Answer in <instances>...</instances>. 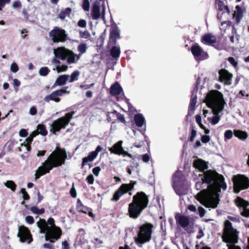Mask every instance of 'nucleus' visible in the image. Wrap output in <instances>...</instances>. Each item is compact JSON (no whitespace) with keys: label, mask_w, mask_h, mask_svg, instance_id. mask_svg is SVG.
Masks as SVG:
<instances>
[{"label":"nucleus","mask_w":249,"mask_h":249,"mask_svg":"<svg viewBox=\"0 0 249 249\" xmlns=\"http://www.w3.org/2000/svg\"><path fill=\"white\" fill-rule=\"evenodd\" d=\"M67 159V154L65 148L56 146L55 150L48 157L47 160L39 166L35 173V179L36 180L41 176L50 173L53 168L61 166L64 164Z\"/></svg>","instance_id":"f257e3e1"},{"label":"nucleus","mask_w":249,"mask_h":249,"mask_svg":"<svg viewBox=\"0 0 249 249\" xmlns=\"http://www.w3.org/2000/svg\"><path fill=\"white\" fill-rule=\"evenodd\" d=\"M36 224L39 229V232L45 233L46 241L53 243L60 238L62 234V230L55 225L53 218H49L47 221L44 219L40 218Z\"/></svg>","instance_id":"f03ea898"},{"label":"nucleus","mask_w":249,"mask_h":249,"mask_svg":"<svg viewBox=\"0 0 249 249\" xmlns=\"http://www.w3.org/2000/svg\"><path fill=\"white\" fill-rule=\"evenodd\" d=\"M149 197L143 192H138L132 197L131 203L128 204V214L130 218L136 219L142 214L149 204Z\"/></svg>","instance_id":"7ed1b4c3"},{"label":"nucleus","mask_w":249,"mask_h":249,"mask_svg":"<svg viewBox=\"0 0 249 249\" xmlns=\"http://www.w3.org/2000/svg\"><path fill=\"white\" fill-rule=\"evenodd\" d=\"M239 233L229 220L225 221L221 238L223 242L227 244L228 249H242L239 246L236 245L238 242Z\"/></svg>","instance_id":"20e7f679"},{"label":"nucleus","mask_w":249,"mask_h":249,"mask_svg":"<svg viewBox=\"0 0 249 249\" xmlns=\"http://www.w3.org/2000/svg\"><path fill=\"white\" fill-rule=\"evenodd\" d=\"M205 103L208 107L213 109L214 115H218L226 104L223 94L217 90H211L206 95Z\"/></svg>","instance_id":"39448f33"},{"label":"nucleus","mask_w":249,"mask_h":249,"mask_svg":"<svg viewBox=\"0 0 249 249\" xmlns=\"http://www.w3.org/2000/svg\"><path fill=\"white\" fill-rule=\"evenodd\" d=\"M153 229L154 225L149 222H145L139 227L137 236L135 238V242L139 247L151 241Z\"/></svg>","instance_id":"423d86ee"},{"label":"nucleus","mask_w":249,"mask_h":249,"mask_svg":"<svg viewBox=\"0 0 249 249\" xmlns=\"http://www.w3.org/2000/svg\"><path fill=\"white\" fill-rule=\"evenodd\" d=\"M74 114L75 111H72L66 113L64 116L54 120L51 125L50 131L55 134L56 132H59L61 129L65 128L72 119Z\"/></svg>","instance_id":"0eeeda50"},{"label":"nucleus","mask_w":249,"mask_h":249,"mask_svg":"<svg viewBox=\"0 0 249 249\" xmlns=\"http://www.w3.org/2000/svg\"><path fill=\"white\" fill-rule=\"evenodd\" d=\"M136 181L131 180L129 183H123L114 193L111 201L116 202L124 195L128 194L129 196L132 195V191L134 189Z\"/></svg>","instance_id":"6e6552de"},{"label":"nucleus","mask_w":249,"mask_h":249,"mask_svg":"<svg viewBox=\"0 0 249 249\" xmlns=\"http://www.w3.org/2000/svg\"><path fill=\"white\" fill-rule=\"evenodd\" d=\"M232 181L233 191L236 194L249 188V178L244 175L237 174L233 176Z\"/></svg>","instance_id":"1a4fd4ad"},{"label":"nucleus","mask_w":249,"mask_h":249,"mask_svg":"<svg viewBox=\"0 0 249 249\" xmlns=\"http://www.w3.org/2000/svg\"><path fill=\"white\" fill-rule=\"evenodd\" d=\"M196 199L206 208H216L219 203L218 196L213 194H203L196 197Z\"/></svg>","instance_id":"9d476101"},{"label":"nucleus","mask_w":249,"mask_h":249,"mask_svg":"<svg viewBox=\"0 0 249 249\" xmlns=\"http://www.w3.org/2000/svg\"><path fill=\"white\" fill-rule=\"evenodd\" d=\"M49 35L54 43L64 42L68 39L66 31L57 26L54 27L49 32Z\"/></svg>","instance_id":"9b49d317"},{"label":"nucleus","mask_w":249,"mask_h":249,"mask_svg":"<svg viewBox=\"0 0 249 249\" xmlns=\"http://www.w3.org/2000/svg\"><path fill=\"white\" fill-rule=\"evenodd\" d=\"M220 175L215 170H208L204 172L202 181L213 188Z\"/></svg>","instance_id":"f8f14e48"},{"label":"nucleus","mask_w":249,"mask_h":249,"mask_svg":"<svg viewBox=\"0 0 249 249\" xmlns=\"http://www.w3.org/2000/svg\"><path fill=\"white\" fill-rule=\"evenodd\" d=\"M201 42L204 44L211 46L217 50L220 49L219 40L211 33L203 35L201 38Z\"/></svg>","instance_id":"ddd939ff"},{"label":"nucleus","mask_w":249,"mask_h":249,"mask_svg":"<svg viewBox=\"0 0 249 249\" xmlns=\"http://www.w3.org/2000/svg\"><path fill=\"white\" fill-rule=\"evenodd\" d=\"M18 236L19 238V241L22 243L27 242L30 244L33 240L30 231L28 228L23 225L19 227Z\"/></svg>","instance_id":"4468645a"},{"label":"nucleus","mask_w":249,"mask_h":249,"mask_svg":"<svg viewBox=\"0 0 249 249\" xmlns=\"http://www.w3.org/2000/svg\"><path fill=\"white\" fill-rule=\"evenodd\" d=\"M175 218L177 224L181 228L187 231L188 227L193 228V223H191L190 218L186 215L180 214L179 213H176Z\"/></svg>","instance_id":"2eb2a0df"},{"label":"nucleus","mask_w":249,"mask_h":249,"mask_svg":"<svg viewBox=\"0 0 249 249\" xmlns=\"http://www.w3.org/2000/svg\"><path fill=\"white\" fill-rule=\"evenodd\" d=\"M122 143L123 142L122 141H120L115 143L111 147L109 148V151L111 153H113L118 155H122L123 157L127 156L130 159L134 160V158L133 156L124 149L122 145Z\"/></svg>","instance_id":"dca6fc26"},{"label":"nucleus","mask_w":249,"mask_h":249,"mask_svg":"<svg viewBox=\"0 0 249 249\" xmlns=\"http://www.w3.org/2000/svg\"><path fill=\"white\" fill-rule=\"evenodd\" d=\"M191 51L196 60H205L209 57L207 53L205 52L197 44L192 46Z\"/></svg>","instance_id":"f3484780"},{"label":"nucleus","mask_w":249,"mask_h":249,"mask_svg":"<svg viewBox=\"0 0 249 249\" xmlns=\"http://www.w3.org/2000/svg\"><path fill=\"white\" fill-rule=\"evenodd\" d=\"M235 205L239 208H243V211L241 212V215L245 217H249V201L244 199L243 198L237 196L234 200Z\"/></svg>","instance_id":"a211bd4d"},{"label":"nucleus","mask_w":249,"mask_h":249,"mask_svg":"<svg viewBox=\"0 0 249 249\" xmlns=\"http://www.w3.org/2000/svg\"><path fill=\"white\" fill-rule=\"evenodd\" d=\"M68 87H64L62 89H57L53 91L49 95L46 96L44 98L45 101L48 102L50 100L53 101L56 103L60 101L59 96H61L65 93H69V91H67Z\"/></svg>","instance_id":"6ab92c4d"},{"label":"nucleus","mask_w":249,"mask_h":249,"mask_svg":"<svg viewBox=\"0 0 249 249\" xmlns=\"http://www.w3.org/2000/svg\"><path fill=\"white\" fill-rule=\"evenodd\" d=\"M120 38V33L118 28L115 23L111 25L110 32L109 38L108 45H115L117 43V39Z\"/></svg>","instance_id":"aec40b11"},{"label":"nucleus","mask_w":249,"mask_h":249,"mask_svg":"<svg viewBox=\"0 0 249 249\" xmlns=\"http://www.w3.org/2000/svg\"><path fill=\"white\" fill-rule=\"evenodd\" d=\"M219 74V80L221 82H224L225 85L231 84L232 74L225 69H222L218 71Z\"/></svg>","instance_id":"412c9836"},{"label":"nucleus","mask_w":249,"mask_h":249,"mask_svg":"<svg viewBox=\"0 0 249 249\" xmlns=\"http://www.w3.org/2000/svg\"><path fill=\"white\" fill-rule=\"evenodd\" d=\"M102 147L100 145H98L95 151L89 153L87 157H85L82 159V162L81 164V168H83L84 166L87 164L88 162H91L97 157L99 152L102 150Z\"/></svg>","instance_id":"4be33fe9"},{"label":"nucleus","mask_w":249,"mask_h":249,"mask_svg":"<svg viewBox=\"0 0 249 249\" xmlns=\"http://www.w3.org/2000/svg\"><path fill=\"white\" fill-rule=\"evenodd\" d=\"M193 166L200 172L203 173L205 170H207L209 168L207 162L200 159L194 160L193 162Z\"/></svg>","instance_id":"5701e85b"},{"label":"nucleus","mask_w":249,"mask_h":249,"mask_svg":"<svg viewBox=\"0 0 249 249\" xmlns=\"http://www.w3.org/2000/svg\"><path fill=\"white\" fill-rule=\"evenodd\" d=\"M217 179L216 182L213 188L218 192L221 191V189H222L223 190H225L227 189V186L224 181V177L221 175Z\"/></svg>","instance_id":"b1692460"},{"label":"nucleus","mask_w":249,"mask_h":249,"mask_svg":"<svg viewBox=\"0 0 249 249\" xmlns=\"http://www.w3.org/2000/svg\"><path fill=\"white\" fill-rule=\"evenodd\" d=\"M185 177L182 172L177 171L173 177V185L185 183Z\"/></svg>","instance_id":"393cba45"},{"label":"nucleus","mask_w":249,"mask_h":249,"mask_svg":"<svg viewBox=\"0 0 249 249\" xmlns=\"http://www.w3.org/2000/svg\"><path fill=\"white\" fill-rule=\"evenodd\" d=\"M214 4L218 11L222 12V13L226 12L228 14L230 13V10L229 7L224 4L223 1L221 0H215Z\"/></svg>","instance_id":"a878e982"},{"label":"nucleus","mask_w":249,"mask_h":249,"mask_svg":"<svg viewBox=\"0 0 249 249\" xmlns=\"http://www.w3.org/2000/svg\"><path fill=\"white\" fill-rule=\"evenodd\" d=\"M173 188L176 193L179 196H183L187 193V189L185 187V183L172 185Z\"/></svg>","instance_id":"bb28decb"},{"label":"nucleus","mask_w":249,"mask_h":249,"mask_svg":"<svg viewBox=\"0 0 249 249\" xmlns=\"http://www.w3.org/2000/svg\"><path fill=\"white\" fill-rule=\"evenodd\" d=\"M123 92V89L118 82L113 84L110 89V93L112 96H118Z\"/></svg>","instance_id":"cd10ccee"},{"label":"nucleus","mask_w":249,"mask_h":249,"mask_svg":"<svg viewBox=\"0 0 249 249\" xmlns=\"http://www.w3.org/2000/svg\"><path fill=\"white\" fill-rule=\"evenodd\" d=\"M69 77V75L66 74L59 76L57 78L54 85L52 86V88L55 87L56 86H60L65 85L68 80Z\"/></svg>","instance_id":"c85d7f7f"},{"label":"nucleus","mask_w":249,"mask_h":249,"mask_svg":"<svg viewBox=\"0 0 249 249\" xmlns=\"http://www.w3.org/2000/svg\"><path fill=\"white\" fill-rule=\"evenodd\" d=\"M68 50L65 48H58L55 53V55L58 59L62 60H66Z\"/></svg>","instance_id":"c756f323"},{"label":"nucleus","mask_w":249,"mask_h":249,"mask_svg":"<svg viewBox=\"0 0 249 249\" xmlns=\"http://www.w3.org/2000/svg\"><path fill=\"white\" fill-rule=\"evenodd\" d=\"M76 208L78 212L86 214L87 213L88 210H90V208L84 205L79 198H78L77 200Z\"/></svg>","instance_id":"7c9ffc66"},{"label":"nucleus","mask_w":249,"mask_h":249,"mask_svg":"<svg viewBox=\"0 0 249 249\" xmlns=\"http://www.w3.org/2000/svg\"><path fill=\"white\" fill-rule=\"evenodd\" d=\"M91 16L93 19H97L100 17V8L97 4L94 3L92 5Z\"/></svg>","instance_id":"2f4dec72"},{"label":"nucleus","mask_w":249,"mask_h":249,"mask_svg":"<svg viewBox=\"0 0 249 249\" xmlns=\"http://www.w3.org/2000/svg\"><path fill=\"white\" fill-rule=\"evenodd\" d=\"M236 11H235L233 14V17L235 18V22L237 24L239 23L243 16V11L241 7L239 5H237L235 7Z\"/></svg>","instance_id":"473e14b6"},{"label":"nucleus","mask_w":249,"mask_h":249,"mask_svg":"<svg viewBox=\"0 0 249 249\" xmlns=\"http://www.w3.org/2000/svg\"><path fill=\"white\" fill-rule=\"evenodd\" d=\"M134 121L138 127H142L145 123V119L142 114L138 113L135 115Z\"/></svg>","instance_id":"72a5a7b5"},{"label":"nucleus","mask_w":249,"mask_h":249,"mask_svg":"<svg viewBox=\"0 0 249 249\" xmlns=\"http://www.w3.org/2000/svg\"><path fill=\"white\" fill-rule=\"evenodd\" d=\"M197 102V96L196 95L194 97H192L191 99L190 104L189 106V109L188 112V115H191V111L192 112L195 110L196 105Z\"/></svg>","instance_id":"f704fd0d"},{"label":"nucleus","mask_w":249,"mask_h":249,"mask_svg":"<svg viewBox=\"0 0 249 249\" xmlns=\"http://www.w3.org/2000/svg\"><path fill=\"white\" fill-rule=\"evenodd\" d=\"M233 134L235 137L243 141L246 140L248 137L247 132L240 130H234Z\"/></svg>","instance_id":"c9c22d12"},{"label":"nucleus","mask_w":249,"mask_h":249,"mask_svg":"<svg viewBox=\"0 0 249 249\" xmlns=\"http://www.w3.org/2000/svg\"><path fill=\"white\" fill-rule=\"evenodd\" d=\"M76 56V55L72 51L68 50L66 58L68 63L69 64L75 63Z\"/></svg>","instance_id":"e433bc0d"},{"label":"nucleus","mask_w":249,"mask_h":249,"mask_svg":"<svg viewBox=\"0 0 249 249\" xmlns=\"http://www.w3.org/2000/svg\"><path fill=\"white\" fill-rule=\"evenodd\" d=\"M121 53L120 49L119 47L113 45L110 50V55L114 58L119 57Z\"/></svg>","instance_id":"4c0bfd02"},{"label":"nucleus","mask_w":249,"mask_h":249,"mask_svg":"<svg viewBox=\"0 0 249 249\" xmlns=\"http://www.w3.org/2000/svg\"><path fill=\"white\" fill-rule=\"evenodd\" d=\"M110 113L115 114L116 115L118 121L124 124V125H126L127 122L125 121L124 116L123 114L118 112L117 111L115 110H114L112 112H110Z\"/></svg>","instance_id":"58836bf2"},{"label":"nucleus","mask_w":249,"mask_h":249,"mask_svg":"<svg viewBox=\"0 0 249 249\" xmlns=\"http://www.w3.org/2000/svg\"><path fill=\"white\" fill-rule=\"evenodd\" d=\"M71 12V9L68 7L64 10H62L59 14V18L61 19H64L67 16H69Z\"/></svg>","instance_id":"ea45409f"},{"label":"nucleus","mask_w":249,"mask_h":249,"mask_svg":"<svg viewBox=\"0 0 249 249\" xmlns=\"http://www.w3.org/2000/svg\"><path fill=\"white\" fill-rule=\"evenodd\" d=\"M37 130L38 133L43 136H45L48 134V131L46 130L45 125L39 124L37 126Z\"/></svg>","instance_id":"a19ab883"},{"label":"nucleus","mask_w":249,"mask_h":249,"mask_svg":"<svg viewBox=\"0 0 249 249\" xmlns=\"http://www.w3.org/2000/svg\"><path fill=\"white\" fill-rule=\"evenodd\" d=\"M5 186L8 188L10 189L13 192H15L16 190L17 185L12 180H8L4 183Z\"/></svg>","instance_id":"79ce46f5"},{"label":"nucleus","mask_w":249,"mask_h":249,"mask_svg":"<svg viewBox=\"0 0 249 249\" xmlns=\"http://www.w3.org/2000/svg\"><path fill=\"white\" fill-rule=\"evenodd\" d=\"M30 211L35 214H42L45 213L44 208H42L40 209H39L36 206H32L30 208Z\"/></svg>","instance_id":"37998d69"},{"label":"nucleus","mask_w":249,"mask_h":249,"mask_svg":"<svg viewBox=\"0 0 249 249\" xmlns=\"http://www.w3.org/2000/svg\"><path fill=\"white\" fill-rule=\"evenodd\" d=\"M80 75V71L76 70L74 71L71 75V78L69 80V82L72 83L78 79V76Z\"/></svg>","instance_id":"c03bdc74"},{"label":"nucleus","mask_w":249,"mask_h":249,"mask_svg":"<svg viewBox=\"0 0 249 249\" xmlns=\"http://www.w3.org/2000/svg\"><path fill=\"white\" fill-rule=\"evenodd\" d=\"M50 72V70L47 67H43L39 69V74L41 76H46Z\"/></svg>","instance_id":"a18cd8bd"},{"label":"nucleus","mask_w":249,"mask_h":249,"mask_svg":"<svg viewBox=\"0 0 249 249\" xmlns=\"http://www.w3.org/2000/svg\"><path fill=\"white\" fill-rule=\"evenodd\" d=\"M191 135L189 137V141L191 142L194 141L195 138L196 136V131L195 129L194 126L193 124H191L190 127Z\"/></svg>","instance_id":"49530a36"},{"label":"nucleus","mask_w":249,"mask_h":249,"mask_svg":"<svg viewBox=\"0 0 249 249\" xmlns=\"http://www.w3.org/2000/svg\"><path fill=\"white\" fill-rule=\"evenodd\" d=\"M87 49V47L85 43H81L78 46V50L81 54L86 53Z\"/></svg>","instance_id":"de8ad7c7"},{"label":"nucleus","mask_w":249,"mask_h":249,"mask_svg":"<svg viewBox=\"0 0 249 249\" xmlns=\"http://www.w3.org/2000/svg\"><path fill=\"white\" fill-rule=\"evenodd\" d=\"M233 132L231 130H226L224 133V139L225 141L230 140L232 138Z\"/></svg>","instance_id":"09e8293b"},{"label":"nucleus","mask_w":249,"mask_h":249,"mask_svg":"<svg viewBox=\"0 0 249 249\" xmlns=\"http://www.w3.org/2000/svg\"><path fill=\"white\" fill-rule=\"evenodd\" d=\"M227 60L234 68H236L238 66V62L233 57H229Z\"/></svg>","instance_id":"8fccbe9b"},{"label":"nucleus","mask_w":249,"mask_h":249,"mask_svg":"<svg viewBox=\"0 0 249 249\" xmlns=\"http://www.w3.org/2000/svg\"><path fill=\"white\" fill-rule=\"evenodd\" d=\"M90 4L89 0H83L82 4V8L85 11L89 10Z\"/></svg>","instance_id":"3c124183"},{"label":"nucleus","mask_w":249,"mask_h":249,"mask_svg":"<svg viewBox=\"0 0 249 249\" xmlns=\"http://www.w3.org/2000/svg\"><path fill=\"white\" fill-rule=\"evenodd\" d=\"M68 69V66L66 65H62L61 66L59 65H58L56 67V69L58 71V72H60L61 71H66Z\"/></svg>","instance_id":"603ef678"},{"label":"nucleus","mask_w":249,"mask_h":249,"mask_svg":"<svg viewBox=\"0 0 249 249\" xmlns=\"http://www.w3.org/2000/svg\"><path fill=\"white\" fill-rule=\"evenodd\" d=\"M197 211L199 213V215L200 217H203L205 215L206 212L204 208L201 206H199L198 207Z\"/></svg>","instance_id":"864d4df0"},{"label":"nucleus","mask_w":249,"mask_h":249,"mask_svg":"<svg viewBox=\"0 0 249 249\" xmlns=\"http://www.w3.org/2000/svg\"><path fill=\"white\" fill-rule=\"evenodd\" d=\"M10 69L13 72L16 73L18 71L19 68L17 63L14 62L11 65Z\"/></svg>","instance_id":"5fc2aeb1"},{"label":"nucleus","mask_w":249,"mask_h":249,"mask_svg":"<svg viewBox=\"0 0 249 249\" xmlns=\"http://www.w3.org/2000/svg\"><path fill=\"white\" fill-rule=\"evenodd\" d=\"M79 35L81 38H88L90 34L87 31L84 32L81 31L79 32Z\"/></svg>","instance_id":"6e6d98bb"},{"label":"nucleus","mask_w":249,"mask_h":249,"mask_svg":"<svg viewBox=\"0 0 249 249\" xmlns=\"http://www.w3.org/2000/svg\"><path fill=\"white\" fill-rule=\"evenodd\" d=\"M71 196L73 198H75L77 196V192L74 187V184H72V187L71 188L70 192Z\"/></svg>","instance_id":"4d7b16f0"},{"label":"nucleus","mask_w":249,"mask_h":249,"mask_svg":"<svg viewBox=\"0 0 249 249\" xmlns=\"http://www.w3.org/2000/svg\"><path fill=\"white\" fill-rule=\"evenodd\" d=\"M215 116H214L212 119V120H211V124L213 125H215L216 124H217L220 119V117L219 116H218V115H215Z\"/></svg>","instance_id":"13d9d810"},{"label":"nucleus","mask_w":249,"mask_h":249,"mask_svg":"<svg viewBox=\"0 0 249 249\" xmlns=\"http://www.w3.org/2000/svg\"><path fill=\"white\" fill-rule=\"evenodd\" d=\"M86 181L89 184H92L94 181V178L92 174L89 175L86 178Z\"/></svg>","instance_id":"bf43d9fd"},{"label":"nucleus","mask_w":249,"mask_h":249,"mask_svg":"<svg viewBox=\"0 0 249 249\" xmlns=\"http://www.w3.org/2000/svg\"><path fill=\"white\" fill-rule=\"evenodd\" d=\"M77 25L79 27L84 28L86 26L87 22L85 19H81L78 21Z\"/></svg>","instance_id":"052dcab7"},{"label":"nucleus","mask_w":249,"mask_h":249,"mask_svg":"<svg viewBox=\"0 0 249 249\" xmlns=\"http://www.w3.org/2000/svg\"><path fill=\"white\" fill-rule=\"evenodd\" d=\"M25 221L27 223L29 224H32L35 222L33 217L30 215L26 216Z\"/></svg>","instance_id":"680f3d73"},{"label":"nucleus","mask_w":249,"mask_h":249,"mask_svg":"<svg viewBox=\"0 0 249 249\" xmlns=\"http://www.w3.org/2000/svg\"><path fill=\"white\" fill-rule=\"evenodd\" d=\"M201 140L203 143H206L210 141V137L207 135H204L201 137Z\"/></svg>","instance_id":"e2e57ef3"},{"label":"nucleus","mask_w":249,"mask_h":249,"mask_svg":"<svg viewBox=\"0 0 249 249\" xmlns=\"http://www.w3.org/2000/svg\"><path fill=\"white\" fill-rule=\"evenodd\" d=\"M101 170L99 166H96L92 169V171L95 176H98Z\"/></svg>","instance_id":"0e129e2a"},{"label":"nucleus","mask_w":249,"mask_h":249,"mask_svg":"<svg viewBox=\"0 0 249 249\" xmlns=\"http://www.w3.org/2000/svg\"><path fill=\"white\" fill-rule=\"evenodd\" d=\"M62 249H70V244L66 240L62 241Z\"/></svg>","instance_id":"69168bd1"},{"label":"nucleus","mask_w":249,"mask_h":249,"mask_svg":"<svg viewBox=\"0 0 249 249\" xmlns=\"http://www.w3.org/2000/svg\"><path fill=\"white\" fill-rule=\"evenodd\" d=\"M13 6L16 8H20L21 7V3L18 0H16L13 2Z\"/></svg>","instance_id":"338daca9"},{"label":"nucleus","mask_w":249,"mask_h":249,"mask_svg":"<svg viewBox=\"0 0 249 249\" xmlns=\"http://www.w3.org/2000/svg\"><path fill=\"white\" fill-rule=\"evenodd\" d=\"M29 113L32 115H35L37 114V109L36 107H32L29 110Z\"/></svg>","instance_id":"774afa93"}]
</instances>
